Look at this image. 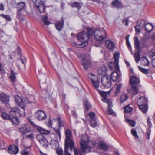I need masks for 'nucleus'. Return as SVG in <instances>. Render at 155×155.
Returning <instances> with one entry per match:
<instances>
[{"label":"nucleus","mask_w":155,"mask_h":155,"mask_svg":"<svg viewBox=\"0 0 155 155\" xmlns=\"http://www.w3.org/2000/svg\"><path fill=\"white\" fill-rule=\"evenodd\" d=\"M129 82L131 85V91L133 94L135 95L138 93L137 87L140 84V80L136 76L131 77Z\"/></svg>","instance_id":"nucleus-1"},{"label":"nucleus","mask_w":155,"mask_h":155,"mask_svg":"<svg viewBox=\"0 0 155 155\" xmlns=\"http://www.w3.org/2000/svg\"><path fill=\"white\" fill-rule=\"evenodd\" d=\"M78 40L81 43L80 44L82 47L87 46L88 44V40L89 38L87 32L85 31L82 32L78 34L77 36Z\"/></svg>","instance_id":"nucleus-2"},{"label":"nucleus","mask_w":155,"mask_h":155,"mask_svg":"<svg viewBox=\"0 0 155 155\" xmlns=\"http://www.w3.org/2000/svg\"><path fill=\"white\" fill-rule=\"evenodd\" d=\"M147 100L144 97L139 98L137 101V104L139 109L144 113H146L148 110Z\"/></svg>","instance_id":"nucleus-3"},{"label":"nucleus","mask_w":155,"mask_h":155,"mask_svg":"<svg viewBox=\"0 0 155 155\" xmlns=\"http://www.w3.org/2000/svg\"><path fill=\"white\" fill-rule=\"evenodd\" d=\"M66 139L65 140V146H69L70 150H71L73 146L75 145V143L71 139L72 133L69 129H67L65 132Z\"/></svg>","instance_id":"nucleus-4"},{"label":"nucleus","mask_w":155,"mask_h":155,"mask_svg":"<svg viewBox=\"0 0 155 155\" xmlns=\"http://www.w3.org/2000/svg\"><path fill=\"white\" fill-rule=\"evenodd\" d=\"M95 39L97 41H101L106 36V32L103 28H100L96 29L94 33Z\"/></svg>","instance_id":"nucleus-5"},{"label":"nucleus","mask_w":155,"mask_h":155,"mask_svg":"<svg viewBox=\"0 0 155 155\" xmlns=\"http://www.w3.org/2000/svg\"><path fill=\"white\" fill-rule=\"evenodd\" d=\"M89 80L92 83L93 86L96 89H97L100 84V79L92 73H90L88 75Z\"/></svg>","instance_id":"nucleus-6"},{"label":"nucleus","mask_w":155,"mask_h":155,"mask_svg":"<svg viewBox=\"0 0 155 155\" xmlns=\"http://www.w3.org/2000/svg\"><path fill=\"white\" fill-rule=\"evenodd\" d=\"M15 101L18 105L24 109L25 107V101L28 99L26 98H22L18 95L15 96Z\"/></svg>","instance_id":"nucleus-7"},{"label":"nucleus","mask_w":155,"mask_h":155,"mask_svg":"<svg viewBox=\"0 0 155 155\" xmlns=\"http://www.w3.org/2000/svg\"><path fill=\"white\" fill-rule=\"evenodd\" d=\"M96 146V143L94 141L90 140L88 141L85 144L81 143V149L83 150H85L87 149H91L94 148Z\"/></svg>","instance_id":"nucleus-8"},{"label":"nucleus","mask_w":155,"mask_h":155,"mask_svg":"<svg viewBox=\"0 0 155 155\" xmlns=\"http://www.w3.org/2000/svg\"><path fill=\"white\" fill-rule=\"evenodd\" d=\"M101 82L103 86L105 87L109 88L112 85L111 80L109 78L108 76L107 75H104L102 77Z\"/></svg>","instance_id":"nucleus-9"},{"label":"nucleus","mask_w":155,"mask_h":155,"mask_svg":"<svg viewBox=\"0 0 155 155\" xmlns=\"http://www.w3.org/2000/svg\"><path fill=\"white\" fill-rule=\"evenodd\" d=\"M35 114L36 118L39 121L44 120L47 117L45 112L41 110H38Z\"/></svg>","instance_id":"nucleus-10"},{"label":"nucleus","mask_w":155,"mask_h":155,"mask_svg":"<svg viewBox=\"0 0 155 155\" xmlns=\"http://www.w3.org/2000/svg\"><path fill=\"white\" fill-rule=\"evenodd\" d=\"M89 117V120L91 122V125L93 127H95L97 126V123L96 120L95 114L93 112H90L87 116V118Z\"/></svg>","instance_id":"nucleus-11"},{"label":"nucleus","mask_w":155,"mask_h":155,"mask_svg":"<svg viewBox=\"0 0 155 155\" xmlns=\"http://www.w3.org/2000/svg\"><path fill=\"white\" fill-rule=\"evenodd\" d=\"M36 138L39 142L41 145L44 147H47L48 145V142L46 138L42 134L37 135Z\"/></svg>","instance_id":"nucleus-12"},{"label":"nucleus","mask_w":155,"mask_h":155,"mask_svg":"<svg viewBox=\"0 0 155 155\" xmlns=\"http://www.w3.org/2000/svg\"><path fill=\"white\" fill-rule=\"evenodd\" d=\"M10 114L12 117H20L22 114L20 110L17 107L13 108L10 112Z\"/></svg>","instance_id":"nucleus-13"},{"label":"nucleus","mask_w":155,"mask_h":155,"mask_svg":"<svg viewBox=\"0 0 155 155\" xmlns=\"http://www.w3.org/2000/svg\"><path fill=\"white\" fill-rule=\"evenodd\" d=\"M64 21L63 18L62 17L60 20L55 22L54 25L56 29L58 31H60L63 29L64 26Z\"/></svg>","instance_id":"nucleus-14"},{"label":"nucleus","mask_w":155,"mask_h":155,"mask_svg":"<svg viewBox=\"0 0 155 155\" xmlns=\"http://www.w3.org/2000/svg\"><path fill=\"white\" fill-rule=\"evenodd\" d=\"M8 151L10 154L16 155L18 153L19 149L18 147L14 145H12L8 147Z\"/></svg>","instance_id":"nucleus-15"},{"label":"nucleus","mask_w":155,"mask_h":155,"mask_svg":"<svg viewBox=\"0 0 155 155\" xmlns=\"http://www.w3.org/2000/svg\"><path fill=\"white\" fill-rule=\"evenodd\" d=\"M104 102L108 104L107 109V114H108L114 115L115 114L112 109V107L113 106L112 103L110 100H107L106 99H104Z\"/></svg>","instance_id":"nucleus-16"},{"label":"nucleus","mask_w":155,"mask_h":155,"mask_svg":"<svg viewBox=\"0 0 155 155\" xmlns=\"http://www.w3.org/2000/svg\"><path fill=\"white\" fill-rule=\"evenodd\" d=\"M19 131L24 134L29 133L31 131V128L28 124H26L19 128Z\"/></svg>","instance_id":"nucleus-17"},{"label":"nucleus","mask_w":155,"mask_h":155,"mask_svg":"<svg viewBox=\"0 0 155 155\" xmlns=\"http://www.w3.org/2000/svg\"><path fill=\"white\" fill-rule=\"evenodd\" d=\"M0 100L2 103L8 104L9 101V97L3 93H2L0 94Z\"/></svg>","instance_id":"nucleus-18"},{"label":"nucleus","mask_w":155,"mask_h":155,"mask_svg":"<svg viewBox=\"0 0 155 155\" xmlns=\"http://www.w3.org/2000/svg\"><path fill=\"white\" fill-rule=\"evenodd\" d=\"M109 68L111 70L118 71L119 70L118 63L115 61L110 62Z\"/></svg>","instance_id":"nucleus-19"},{"label":"nucleus","mask_w":155,"mask_h":155,"mask_svg":"<svg viewBox=\"0 0 155 155\" xmlns=\"http://www.w3.org/2000/svg\"><path fill=\"white\" fill-rule=\"evenodd\" d=\"M98 148L105 151H107L108 150V147L105 144L104 142L101 141L98 144Z\"/></svg>","instance_id":"nucleus-20"},{"label":"nucleus","mask_w":155,"mask_h":155,"mask_svg":"<svg viewBox=\"0 0 155 155\" xmlns=\"http://www.w3.org/2000/svg\"><path fill=\"white\" fill-rule=\"evenodd\" d=\"M107 69L105 66H102L100 67L98 70V73L100 75H105Z\"/></svg>","instance_id":"nucleus-21"},{"label":"nucleus","mask_w":155,"mask_h":155,"mask_svg":"<svg viewBox=\"0 0 155 155\" xmlns=\"http://www.w3.org/2000/svg\"><path fill=\"white\" fill-rule=\"evenodd\" d=\"M112 5L117 9L123 7L122 2L118 0H113L112 2Z\"/></svg>","instance_id":"nucleus-22"},{"label":"nucleus","mask_w":155,"mask_h":155,"mask_svg":"<svg viewBox=\"0 0 155 155\" xmlns=\"http://www.w3.org/2000/svg\"><path fill=\"white\" fill-rule=\"evenodd\" d=\"M81 151L80 149H77V148L75 147V145L73 146L71 150H70L71 151L73 150L74 152V155H83V153L85 152V150H82Z\"/></svg>","instance_id":"nucleus-23"},{"label":"nucleus","mask_w":155,"mask_h":155,"mask_svg":"<svg viewBox=\"0 0 155 155\" xmlns=\"http://www.w3.org/2000/svg\"><path fill=\"white\" fill-rule=\"evenodd\" d=\"M141 63L142 65L144 66H149L150 64V62L148 58L144 56L141 58Z\"/></svg>","instance_id":"nucleus-24"},{"label":"nucleus","mask_w":155,"mask_h":155,"mask_svg":"<svg viewBox=\"0 0 155 155\" xmlns=\"http://www.w3.org/2000/svg\"><path fill=\"white\" fill-rule=\"evenodd\" d=\"M90 140V137L87 135L83 134L81 136V140L80 142V145L81 146V143L85 144L87 142Z\"/></svg>","instance_id":"nucleus-25"},{"label":"nucleus","mask_w":155,"mask_h":155,"mask_svg":"<svg viewBox=\"0 0 155 155\" xmlns=\"http://www.w3.org/2000/svg\"><path fill=\"white\" fill-rule=\"evenodd\" d=\"M118 74L117 72L113 71L111 74L110 78L112 81H117L118 78Z\"/></svg>","instance_id":"nucleus-26"},{"label":"nucleus","mask_w":155,"mask_h":155,"mask_svg":"<svg viewBox=\"0 0 155 155\" xmlns=\"http://www.w3.org/2000/svg\"><path fill=\"white\" fill-rule=\"evenodd\" d=\"M37 129L41 134L48 135L50 134L49 131L41 127H38Z\"/></svg>","instance_id":"nucleus-27"},{"label":"nucleus","mask_w":155,"mask_h":155,"mask_svg":"<svg viewBox=\"0 0 155 155\" xmlns=\"http://www.w3.org/2000/svg\"><path fill=\"white\" fill-rule=\"evenodd\" d=\"M25 5V4L23 2L19 3L17 5V8L18 10L17 14L19 15L21 13V11L23 9Z\"/></svg>","instance_id":"nucleus-28"},{"label":"nucleus","mask_w":155,"mask_h":155,"mask_svg":"<svg viewBox=\"0 0 155 155\" xmlns=\"http://www.w3.org/2000/svg\"><path fill=\"white\" fill-rule=\"evenodd\" d=\"M91 62L89 60H84L82 65L85 69H87L91 67Z\"/></svg>","instance_id":"nucleus-29"},{"label":"nucleus","mask_w":155,"mask_h":155,"mask_svg":"<svg viewBox=\"0 0 155 155\" xmlns=\"http://www.w3.org/2000/svg\"><path fill=\"white\" fill-rule=\"evenodd\" d=\"M134 41L135 48L138 51H140V48L138 38L137 37H135L134 38Z\"/></svg>","instance_id":"nucleus-30"},{"label":"nucleus","mask_w":155,"mask_h":155,"mask_svg":"<svg viewBox=\"0 0 155 155\" xmlns=\"http://www.w3.org/2000/svg\"><path fill=\"white\" fill-rule=\"evenodd\" d=\"M105 44L107 48L109 49H113L115 46L114 43L110 40L107 41Z\"/></svg>","instance_id":"nucleus-31"},{"label":"nucleus","mask_w":155,"mask_h":155,"mask_svg":"<svg viewBox=\"0 0 155 155\" xmlns=\"http://www.w3.org/2000/svg\"><path fill=\"white\" fill-rule=\"evenodd\" d=\"M145 28L146 31L150 33L153 30V26L151 23H147L146 25L145 26Z\"/></svg>","instance_id":"nucleus-32"},{"label":"nucleus","mask_w":155,"mask_h":155,"mask_svg":"<svg viewBox=\"0 0 155 155\" xmlns=\"http://www.w3.org/2000/svg\"><path fill=\"white\" fill-rule=\"evenodd\" d=\"M96 90H97V91L99 93V94H100V95L103 97V98L102 99V100L104 101V99H107V100H110L109 99H108L106 97H107V93L105 92L104 91H101L100 90H98V88L97 89H96Z\"/></svg>","instance_id":"nucleus-33"},{"label":"nucleus","mask_w":155,"mask_h":155,"mask_svg":"<svg viewBox=\"0 0 155 155\" xmlns=\"http://www.w3.org/2000/svg\"><path fill=\"white\" fill-rule=\"evenodd\" d=\"M150 41V40L147 38H143L141 42V45L142 47H146L148 45Z\"/></svg>","instance_id":"nucleus-34"},{"label":"nucleus","mask_w":155,"mask_h":155,"mask_svg":"<svg viewBox=\"0 0 155 155\" xmlns=\"http://www.w3.org/2000/svg\"><path fill=\"white\" fill-rule=\"evenodd\" d=\"M123 85L122 83H120L116 84V87L115 91V95L117 96L120 93L121 88Z\"/></svg>","instance_id":"nucleus-35"},{"label":"nucleus","mask_w":155,"mask_h":155,"mask_svg":"<svg viewBox=\"0 0 155 155\" xmlns=\"http://www.w3.org/2000/svg\"><path fill=\"white\" fill-rule=\"evenodd\" d=\"M50 144L51 145V147L55 149H57L59 147L58 143L56 140H52L51 141Z\"/></svg>","instance_id":"nucleus-36"},{"label":"nucleus","mask_w":155,"mask_h":155,"mask_svg":"<svg viewBox=\"0 0 155 155\" xmlns=\"http://www.w3.org/2000/svg\"><path fill=\"white\" fill-rule=\"evenodd\" d=\"M61 129L59 128H54V130L56 134L57 137H58L59 139L60 140L61 139V134L60 133Z\"/></svg>","instance_id":"nucleus-37"},{"label":"nucleus","mask_w":155,"mask_h":155,"mask_svg":"<svg viewBox=\"0 0 155 155\" xmlns=\"http://www.w3.org/2000/svg\"><path fill=\"white\" fill-rule=\"evenodd\" d=\"M138 69L141 72L145 74H148L150 71V69H145L140 66H138Z\"/></svg>","instance_id":"nucleus-38"},{"label":"nucleus","mask_w":155,"mask_h":155,"mask_svg":"<svg viewBox=\"0 0 155 155\" xmlns=\"http://www.w3.org/2000/svg\"><path fill=\"white\" fill-rule=\"evenodd\" d=\"M11 119V121L13 124L18 125L19 124V119L17 118L18 117H12Z\"/></svg>","instance_id":"nucleus-39"},{"label":"nucleus","mask_w":155,"mask_h":155,"mask_svg":"<svg viewBox=\"0 0 155 155\" xmlns=\"http://www.w3.org/2000/svg\"><path fill=\"white\" fill-rule=\"evenodd\" d=\"M129 35L125 37V39L126 40V42L127 46L129 51H130L132 53V49L131 47V45L130 44V42L129 41Z\"/></svg>","instance_id":"nucleus-40"},{"label":"nucleus","mask_w":155,"mask_h":155,"mask_svg":"<svg viewBox=\"0 0 155 155\" xmlns=\"http://www.w3.org/2000/svg\"><path fill=\"white\" fill-rule=\"evenodd\" d=\"M137 23H138L139 26L142 28L145 27V26L146 25L145 21L143 20H139L137 21Z\"/></svg>","instance_id":"nucleus-41"},{"label":"nucleus","mask_w":155,"mask_h":155,"mask_svg":"<svg viewBox=\"0 0 155 155\" xmlns=\"http://www.w3.org/2000/svg\"><path fill=\"white\" fill-rule=\"evenodd\" d=\"M17 73H15L13 70H12L11 71L10 78L12 81L14 82L16 80L15 75Z\"/></svg>","instance_id":"nucleus-42"},{"label":"nucleus","mask_w":155,"mask_h":155,"mask_svg":"<svg viewBox=\"0 0 155 155\" xmlns=\"http://www.w3.org/2000/svg\"><path fill=\"white\" fill-rule=\"evenodd\" d=\"M130 105H127L124 108V111L125 113L130 112L132 110L133 108L130 106Z\"/></svg>","instance_id":"nucleus-43"},{"label":"nucleus","mask_w":155,"mask_h":155,"mask_svg":"<svg viewBox=\"0 0 155 155\" xmlns=\"http://www.w3.org/2000/svg\"><path fill=\"white\" fill-rule=\"evenodd\" d=\"M84 104L86 110L88 111L91 106L90 104L87 100H85L84 101Z\"/></svg>","instance_id":"nucleus-44"},{"label":"nucleus","mask_w":155,"mask_h":155,"mask_svg":"<svg viewBox=\"0 0 155 155\" xmlns=\"http://www.w3.org/2000/svg\"><path fill=\"white\" fill-rule=\"evenodd\" d=\"M42 20L43 22L45 25H48L50 24V22L48 21V17L47 16L45 15L43 17Z\"/></svg>","instance_id":"nucleus-45"},{"label":"nucleus","mask_w":155,"mask_h":155,"mask_svg":"<svg viewBox=\"0 0 155 155\" xmlns=\"http://www.w3.org/2000/svg\"><path fill=\"white\" fill-rule=\"evenodd\" d=\"M37 8L40 13H43L45 10V7L44 5L40 6H36Z\"/></svg>","instance_id":"nucleus-46"},{"label":"nucleus","mask_w":155,"mask_h":155,"mask_svg":"<svg viewBox=\"0 0 155 155\" xmlns=\"http://www.w3.org/2000/svg\"><path fill=\"white\" fill-rule=\"evenodd\" d=\"M128 98V97L126 94L122 95L120 97V101L121 102L126 101Z\"/></svg>","instance_id":"nucleus-47"},{"label":"nucleus","mask_w":155,"mask_h":155,"mask_svg":"<svg viewBox=\"0 0 155 155\" xmlns=\"http://www.w3.org/2000/svg\"><path fill=\"white\" fill-rule=\"evenodd\" d=\"M134 57L135 61L136 63H138L140 60V55L139 52L137 53H135L134 55Z\"/></svg>","instance_id":"nucleus-48"},{"label":"nucleus","mask_w":155,"mask_h":155,"mask_svg":"<svg viewBox=\"0 0 155 155\" xmlns=\"http://www.w3.org/2000/svg\"><path fill=\"white\" fill-rule=\"evenodd\" d=\"M35 4L36 6H40L44 5V3L42 0H36Z\"/></svg>","instance_id":"nucleus-49"},{"label":"nucleus","mask_w":155,"mask_h":155,"mask_svg":"<svg viewBox=\"0 0 155 155\" xmlns=\"http://www.w3.org/2000/svg\"><path fill=\"white\" fill-rule=\"evenodd\" d=\"M0 16L3 17L6 21H10L11 20L10 16L8 15H6L3 14H1L0 15Z\"/></svg>","instance_id":"nucleus-50"},{"label":"nucleus","mask_w":155,"mask_h":155,"mask_svg":"<svg viewBox=\"0 0 155 155\" xmlns=\"http://www.w3.org/2000/svg\"><path fill=\"white\" fill-rule=\"evenodd\" d=\"M2 117L4 119L8 120L10 118V116L6 113L3 112L2 114Z\"/></svg>","instance_id":"nucleus-51"},{"label":"nucleus","mask_w":155,"mask_h":155,"mask_svg":"<svg viewBox=\"0 0 155 155\" xmlns=\"http://www.w3.org/2000/svg\"><path fill=\"white\" fill-rule=\"evenodd\" d=\"M149 56L151 58L155 56V48L152 49L149 54Z\"/></svg>","instance_id":"nucleus-52"},{"label":"nucleus","mask_w":155,"mask_h":155,"mask_svg":"<svg viewBox=\"0 0 155 155\" xmlns=\"http://www.w3.org/2000/svg\"><path fill=\"white\" fill-rule=\"evenodd\" d=\"M69 146L67 145L64 146V155H71L68 152Z\"/></svg>","instance_id":"nucleus-53"},{"label":"nucleus","mask_w":155,"mask_h":155,"mask_svg":"<svg viewBox=\"0 0 155 155\" xmlns=\"http://www.w3.org/2000/svg\"><path fill=\"white\" fill-rule=\"evenodd\" d=\"M119 54L118 53L114 54V58L115 62H119Z\"/></svg>","instance_id":"nucleus-54"},{"label":"nucleus","mask_w":155,"mask_h":155,"mask_svg":"<svg viewBox=\"0 0 155 155\" xmlns=\"http://www.w3.org/2000/svg\"><path fill=\"white\" fill-rule=\"evenodd\" d=\"M87 35H88V38H89L90 36L92 35L93 34V31L90 28H88L87 29Z\"/></svg>","instance_id":"nucleus-55"},{"label":"nucleus","mask_w":155,"mask_h":155,"mask_svg":"<svg viewBox=\"0 0 155 155\" xmlns=\"http://www.w3.org/2000/svg\"><path fill=\"white\" fill-rule=\"evenodd\" d=\"M56 150V153L58 155H63V151L61 148H57Z\"/></svg>","instance_id":"nucleus-56"},{"label":"nucleus","mask_w":155,"mask_h":155,"mask_svg":"<svg viewBox=\"0 0 155 155\" xmlns=\"http://www.w3.org/2000/svg\"><path fill=\"white\" fill-rule=\"evenodd\" d=\"M127 121L129 122L130 125L132 127H134L135 126V123L134 121L128 119H127Z\"/></svg>","instance_id":"nucleus-57"},{"label":"nucleus","mask_w":155,"mask_h":155,"mask_svg":"<svg viewBox=\"0 0 155 155\" xmlns=\"http://www.w3.org/2000/svg\"><path fill=\"white\" fill-rule=\"evenodd\" d=\"M20 60L21 61V62L24 64L26 62V58L22 56L20 57ZM18 60L19 61V59H18Z\"/></svg>","instance_id":"nucleus-58"},{"label":"nucleus","mask_w":155,"mask_h":155,"mask_svg":"<svg viewBox=\"0 0 155 155\" xmlns=\"http://www.w3.org/2000/svg\"><path fill=\"white\" fill-rule=\"evenodd\" d=\"M132 134L134 136L136 137L137 138H138V136L137 135L136 131L135 130H132L131 131Z\"/></svg>","instance_id":"nucleus-59"},{"label":"nucleus","mask_w":155,"mask_h":155,"mask_svg":"<svg viewBox=\"0 0 155 155\" xmlns=\"http://www.w3.org/2000/svg\"><path fill=\"white\" fill-rule=\"evenodd\" d=\"M27 137L31 139V140L34 139V135L32 133H31L30 134L27 135Z\"/></svg>","instance_id":"nucleus-60"},{"label":"nucleus","mask_w":155,"mask_h":155,"mask_svg":"<svg viewBox=\"0 0 155 155\" xmlns=\"http://www.w3.org/2000/svg\"><path fill=\"white\" fill-rule=\"evenodd\" d=\"M21 155H28V152L25 150H23L21 151Z\"/></svg>","instance_id":"nucleus-61"},{"label":"nucleus","mask_w":155,"mask_h":155,"mask_svg":"<svg viewBox=\"0 0 155 155\" xmlns=\"http://www.w3.org/2000/svg\"><path fill=\"white\" fill-rule=\"evenodd\" d=\"M128 20L127 18H125L123 19V23L125 24V25H128Z\"/></svg>","instance_id":"nucleus-62"},{"label":"nucleus","mask_w":155,"mask_h":155,"mask_svg":"<svg viewBox=\"0 0 155 155\" xmlns=\"http://www.w3.org/2000/svg\"><path fill=\"white\" fill-rule=\"evenodd\" d=\"M74 5L76 7H79L81 6V4L79 2H75L74 3Z\"/></svg>","instance_id":"nucleus-63"},{"label":"nucleus","mask_w":155,"mask_h":155,"mask_svg":"<svg viewBox=\"0 0 155 155\" xmlns=\"http://www.w3.org/2000/svg\"><path fill=\"white\" fill-rule=\"evenodd\" d=\"M52 122L51 120V119H49V121L47 123V125L48 127H51L52 125Z\"/></svg>","instance_id":"nucleus-64"}]
</instances>
